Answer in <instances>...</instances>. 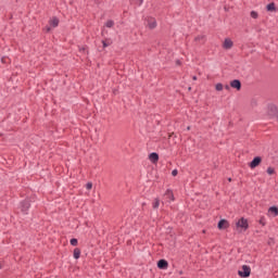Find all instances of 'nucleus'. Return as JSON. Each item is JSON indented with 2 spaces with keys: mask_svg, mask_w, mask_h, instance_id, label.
Segmentation results:
<instances>
[{
  "mask_svg": "<svg viewBox=\"0 0 278 278\" xmlns=\"http://www.w3.org/2000/svg\"><path fill=\"white\" fill-rule=\"evenodd\" d=\"M267 116L269 118H274L275 121L278 122V109H277V105L268 104V106H267Z\"/></svg>",
  "mask_w": 278,
  "mask_h": 278,
  "instance_id": "nucleus-1",
  "label": "nucleus"
},
{
  "mask_svg": "<svg viewBox=\"0 0 278 278\" xmlns=\"http://www.w3.org/2000/svg\"><path fill=\"white\" fill-rule=\"evenodd\" d=\"M236 227L238 229H242V231H247V229H249V219L241 217L237 223H236Z\"/></svg>",
  "mask_w": 278,
  "mask_h": 278,
  "instance_id": "nucleus-2",
  "label": "nucleus"
},
{
  "mask_svg": "<svg viewBox=\"0 0 278 278\" xmlns=\"http://www.w3.org/2000/svg\"><path fill=\"white\" fill-rule=\"evenodd\" d=\"M242 270L238 271L239 277L241 278H248L251 277V267L249 265H242Z\"/></svg>",
  "mask_w": 278,
  "mask_h": 278,
  "instance_id": "nucleus-3",
  "label": "nucleus"
},
{
  "mask_svg": "<svg viewBox=\"0 0 278 278\" xmlns=\"http://www.w3.org/2000/svg\"><path fill=\"white\" fill-rule=\"evenodd\" d=\"M29 207H31V203L29 200H24L21 202V212L23 214H27V212L29 211Z\"/></svg>",
  "mask_w": 278,
  "mask_h": 278,
  "instance_id": "nucleus-4",
  "label": "nucleus"
},
{
  "mask_svg": "<svg viewBox=\"0 0 278 278\" xmlns=\"http://www.w3.org/2000/svg\"><path fill=\"white\" fill-rule=\"evenodd\" d=\"M262 164V156H255L252 162L249 163L250 168H257Z\"/></svg>",
  "mask_w": 278,
  "mask_h": 278,
  "instance_id": "nucleus-5",
  "label": "nucleus"
},
{
  "mask_svg": "<svg viewBox=\"0 0 278 278\" xmlns=\"http://www.w3.org/2000/svg\"><path fill=\"white\" fill-rule=\"evenodd\" d=\"M230 88H235V90H242V81H240V79H233L230 81Z\"/></svg>",
  "mask_w": 278,
  "mask_h": 278,
  "instance_id": "nucleus-6",
  "label": "nucleus"
},
{
  "mask_svg": "<svg viewBox=\"0 0 278 278\" xmlns=\"http://www.w3.org/2000/svg\"><path fill=\"white\" fill-rule=\"evenodd\" d=\"M217 229H229V222L227 219H220L217 224Z\"/></svg>",
  "mask_w": 278,
  "mask_h": 278,
  "instance_id": "nucleus-7",
  "label": "nucleus"
},
{
  "mask_svg": "<svg viewBox=\"0 0 278 278\" xmlns=\"http://www.w3.org/2000/svg\"><path fill=\"white\" fill-rule=\"evenodd\" d=\"M157 268H160V270H166V268H168V261L161 258L157 262Z\"/></svg>",
  "mask_w": 278,
  "mask_h": 278,
  "instance_id": "nucleus-8",
  "label": "nucleus"
},
{
  "mask_svg": "<svg viewBox=\"0 0 278 278\" xmlns=\"http://www.w3.org/2000/svg\"><path fill=\"white\" fill-rule=\"evenodd\" d=\"M149 160L152 164H157V162H160V154H157V152H152L149 155Z\"/></svg>",
  "mask_w": 278,
  "mask_h": 278,
  "instance_id": "nucleus-9",
  "label": "nucleus"
},
{
  "mask_svg": "<svg viewBox=\"0 0 278 278\" xmlns=\"http://www.w3.org/2000/svg\"><path fill=\"white\" fill-rule=\"evenodd\" d=\"M148 27L149 29H155L157 27V22L155 21V18H148Z\"/></svg>",
  "mask_w": 278,
  "mask_h": 278,
  "instance_id": "nucleus-10",
  "label": "nucleus"
},
{
  "mask_svg": "<svg viewBox=\"0 0 278 278\" xmlns=\"http://www.w3.org/2000/svg\"><path fill=\"white\" fill-rule=\"evenodd\" d=\"M268 213L271 215V216H274V218L275 217H277L278 216V207L277 206H270L269 208H268Z\"/></svg>",
  "mask_w": 278,
  "mask_h": 278,
  "instance_id": "nucleus-11",
  "label": "nucleus"
},
{
  "mask_svg": "<svg viewBox=\"0 0 278 278\" xmlns=\"http://www.w3.org/2000/svg\"><path fill=\"white\" fill-rule=\"evenodd\" d=\"M223 47L225 49H231V47H233V41H231V39H229V38H226L225 41H224Z\"/></svg>",
  "mask_w": 278,
  "mask_h": 278,
  "instance_id": "nucleus-12",
  "label": "nucleus"
},
{
  "mask_svg": "<svg viewBox=\"0 0 278 278\" xmlns=\"http://www.w3.org/2000/svg\"><path fill=\"white\" fill-rule=\"evenodd\" d=\"M267 12H277V7L275 5V2H270L266 5Z\"/></svg>",
  "mask_w": 278,
  "mask_h": 278,
  "instance_id": "nucleus-13",
  "label": "nucleus"
},
{
  "mask_svg": "<svg viewBox=\"0 0 278 278\" xmlns=\"http://www.w3.org/2000/svg\"><path fill=\"white\" fill-rule=\"evenodd\" d=\"M49 24L51 25V27H58V25H60V18L54 16L52 17V20L49 21Z\"/></svg>",
  "mask_w": 278,
  "mask_h": 278,
  "instance_id": "nucleus-14",
  "label": "nucleus"
},
{
  "mask_svg": "<svg viewBox=\"0 0 278 278\" xmlns=\"http://www.w3.org/2000/svg\"><path fill=\"white\" fill-rule=\"evenodd\" d=\"M81 257V250L79 248L74 249V260Z\"/></svg>",
  "mask_w": 278,
  "mask_h": 278,
  "instance_id": "nucleus-15",
  "label": "nucleus"
},
{
  "mask_svg": "<svg viewBox=\"0 0 278 278\" xmlns=\"http://www.w3.org/2000/svg\"><path fill=\"white\" fill-rule=\"evenodd\" d=\"M165 194L166 197H168V199L175 201V195L173 194V191L170 189H167Z\"/></svg>",
  "mask_w": 278,
  "mask_h": 278,
  "instance_id": "nucleus-16",
  "label": "nucleus"
},
{
  "mask_svg": "<svg viewBox=\"0 0 278 278\" xmlns=\"http://www.w3.org/2000/svg\"><path fill=\"white\" fill-rule=\"evenodd\" d=\"M152 207H153V210H157V207H160V199L159 198L154 199Z\"/></svg>",
  "mask_w": 278,
  "mask_h": 278,
  "instance_id": "nucleus-17",
  "label": "nucleus"
},
{
  "mask_svg": "<svg viewBox=\"0 0 278 278\" xmlns=\"http://www.w3.org/2000/svg\"><path fill=\"white\" fill-rule=\"evenodd\" d=\"M223 84H220V83H218V84H216V86H215V90H217V92H220L222 90H223Z\"/></svg>",
  "mask_w": 278,
  "mask_h": 278,
  "instance_id": "nucleus-18",
  "label": "nucleus"
},
{
  "mask_svg": "<svg viewBox=\"0 0 278 278\" xmlns=\"http://www.w3.org/2000/svg\"><path fill=\"white\" fill-rule=\"evenodd\" d=\"M250 16L252 18H257L260 16V14L256 11H251Z\"/></svg>",
  "mask_w": 278,
  "mask_h": 278,
  "instance_id": "nucleus-19",
  "label": "nucleus"
},
{
  "mask_svg": "<svg viewBox=\"0 0 278 278\" xmlns=\"http://www.w3.org/2000/svg\"><path fill=\"white\" fill-rule=\"evenodd\" d=\"M113 25H114V21H112V20H109L105 23V27H109V28H112Z\"/></svg>",
  "mask_w": 278,
  "mask_h": 278,
  "instance_id": "nucleus-20",
  "label": "nucleus"
},
{
  "mask_svg": "<svg viewBox=\"0 0 278 278\" xmlns=\"http://www.w3.org/2000/svg\"><path fill=\"white\" fill-rule=\"evenodd\" d=\"M70 244H72V247H77V244H78L77 239H75V238L71 239Z\"/></svg>",
  "mask_w": 278,
  "mask_h": 278,
  "instance_id": "nucleus-21",
  "label": "nucleus"
},
{
  "mask_svg": "<svg viewBox=\"0 0 278 278\" xmlns=\"http://www.w3.org/2000/svg\"><path fill=\"white\" fill-rule=\"evenodd\" d=\"M203 38H205V36L199 35V36H197V37L194 38V40H195V42H199V41L203 40Z\"/></svg>",
  "mask_w": 278,
  "mask_h": 278,
  "instance_id": "nucleus-22",
  "label": "nucleus"
},
{
  "mask_svg": "<svg viewBox=\"0 0 278 278\" xmlns=\"http://www.w3.org/2000/svg\"><path fill=\"white\" fill-rule=\"evenodd\" d=\"M267 174H268V175H275V168L268 167V168H267Z\"/></svg>",
  "mask_w": 278,
  "mask_h": 278,
  "instance_id": "nucleus-23",
  "label": "nucleus"
},
{
  "mask_svg": "<svg viewBox=\"0 0 278 278\" xmlns=\"http://www.w3.org/2000/svg\"><path fill=\"white\" fill-rule=\"evenodd\" d=\"M86 189L87 190H92V182H87L86 184Z\"/></svg>",
  "mask_w": 278,
  "mask_h": 278,
  "instance_id": "nucleus-24",
  "label": "nucleus"
},
{
  "mask_svg": "<svg viewBox=\"0 0 278 278\" xmlns=\"http://www.w3.org/2000/svg\"><path fill=\"white\" fill-rule=\"evenodd\" d=\"M260 225H263V227L266 225V218L262 217L260 219Z\"/></svg>",
  "mask_w": 278,
  "mask_h": 278,
  "instance_id": "nucleus-25",
  "label": "nucleus"
},
{
  "mask_svg": "<svg viewBox=\"0 0 278 278\" xmlns=\"http://www.w3.org/2000/svg\"><path fill=\"white\" fill-rule=\"evenodd\" d=\"M172 175L173 177H177V175H179V172L177 169L172 170Z\"/></svg>",
  "mask_w": 278,
  "mask_h": 278,
  "instance_id": "nucleus-26",
  "label": "nucleus"
},
{
  "mask_svg": "<svg viewBox=\"0 0 278 278\" xmlns=\"http://www.w3.org/2000/svg\"><path fill=\"white\" fill-rule=\"evenodd\" d=\"M103 48L105 49V47H110V45L108 42H105V40L102 41Z\"/></svg>",
  "mask_w": 278,
  "mask_h": 278,
  "instance_id": "nucleus-27",
  "label": "nucleus"
},
{
  "mask_svg": "<svg viewBox=\"0 0 278 278\" xmlns=\"http://www.w3.org/2000/svg\"><path fill=\"white\" fill-rule=\"evenodd\" d=\"M46 31H47V33L51 31V26H47V27H46Z\"/></svg>",
  "mask_w": 278,
  "mask_h": 278,
  "instance_id": "nucleus-28",
  "label": "nucleus"
},
{
  "mask_svg": "<svg viewBox=\"0 0 278 278\" xmlns=\"http://www.w3.org/2000/svg\"><path fill=\"white\" fill-rule=\"evenodd\" d=\"M176 64H177L178 66H180V65H181V61L177 60V61H176Z\"/></svg>",
  "mask_w": 278,
  "mask_h": 278,
  "instance_id": "nucleus-29",
  "label": "nucleus"
},
{
  "mask_svg": "<svg viewBox=\"0 0 278 278\" xmlns=\"http://www.w3.org/2000/svg\"><path fill=\"white\" fill-rule=\"evenodd\" d=\"M79 51H86V47L80 48Z\"/></svg>",
  "mask_w": 278,
  "mask_h": 278,
  "instance_id": "nucleus-30",
  "label": "nucleus"
},
{
  "mask_svg": "<svg viewBox=\"0 0 278 278\" xmlns=\"http://www.w3.org/2000/svg\"><path fill=\"white\" fill-rule=\"evenodd\" d=\"M5 60H8V59L2 58V59H1V62L5 63V62H7Z\"/></svg>",
  "mask_w": 278,
  "mask_h": 278,
  "instance_id": "nucleus-31",
  "label": "nucleus"
},
{
  "mask_svg": "<svg viewBox=\"0 0 278 278\" xmlns=\"http://www.w3.org/2000/svg\"><path fill=\"white\" fill-rule=\"evenodd\" d=\"M225 88H226V90H229L230 87H229V85H226Z\"/></svg>",
  "mask_w": 278,
  "mask_h": 278,
  "instance_id": "nucleus-32",
  "label": "nucleus"
},
{
  "mask_svg": "<svg viewBox=\"0 0 278 278\" xmlns=\"http://www.w3.org/2000/svg\"><path fill=\"white\" fill-rule=\"evenodd\" d=\"M192 79H193V81H197V76H193Z\"/></svg>",
  "mask_w": 278,
  "mask_h": 278,
  "instance_id": "nucleus-33",
  "label": "nucleus"
},
{
  "mask_svg": "<svg viewBox=\"0 0 278 278\" xmlns=\"http://www.w3.org/2000/svg\"><path fill=\"white\" fill-rule=\"evenodd\" d=\"M1 268H3V264H1V262H0V270H1Z\"/></svg>",
  "mask_w": 278,
  "mask_h": 278,
  "instance_id": "nucleus-34",
  "label": "nucleus"
},
{
  "mask_svg": "<svg viewBox=\"0 0 278 278\" xmlns=\"http://www.w3.org/2000/svg\"><path fill=\"white\" fill-rule=\"evenodd\" d=\"M188 90H189V91L192 90V87H189Z\"/></svg>",
  "mask_w": 278,
  "mask_h": 278,
  "instance_id": "nucleus-35",
  "label": "nucleus"
},
{
  "mask_svg": "<svg viewBox=\"0 0 278 278\" xmlns=\"http://www.w3.org/2000/svg\"><path fill=\"white\" fill-rule=\"evenodd\" d=\"M188 131H190V126L187 127Z\"/></svg>",
  "mask_w": 278,
  "mask_h": 278,
  "instance_id": "nucleus-36",
  "label": "nucleus"
},
{
  "mask_svg": "<svg viewBox=\"0 0 278 278\" xmlns=\"http://www.w3.org/2000/svg\"><path fill=\"white\" fill-rule=\"evenodd\" d=\"M179 275H184V271H179Z\"/></svg>",
  "mask_w": 278,
  "mask_h": 278,
  "instance_id": "nucleus-37",
  "label": "nucleus"
},
{
  "mask_svg": "<svg viewBox=\"0 0 278 278\" xmlns=\"http://www.w3.org/2000/svg\"><path fill=\"white\" fill-rule=\"evenodd\" d=\"M228 181H231V178H228Z\"/></svg>",
  "mask_w": 278,
  "mask_h": 278,
  "instance_id": "nucleus-38",
  "label": "nucleus"
}]
</instances>
